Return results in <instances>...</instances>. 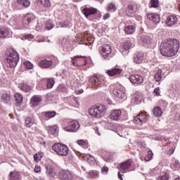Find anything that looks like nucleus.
<instances>
[{
	"label": "nucleus",
	"mask_w": 180,
	"mask_h": 180,
	"mask_svg": "<svg viewBox=\"0 0 180 180\" xmlns=\"http://www.w3.org/2000/svg\"><path fill=\"white\" fill-rule=\"evenodd\" d=\"M179 50V41L170 39L164 41L160 45V53L165 57H174Z\"/></svg>",
	"instance_id": "nucleus-1"
},
{
	"label": "nucleus",
	"mask_w": 180,
	"mask_h": 180,
	"mask_svg": "<svg viewBox=\"0 0 180 180\" xmlns=\"http://www.w3.org/2000/svg\"><path fill=\"white\" fill-rule=\"evenodd\" d=\"M89 113L93 117H102L106 113V106L104 105L92 106L90 108Z\"/></svg>",
	"instance_id": "nucleus-2"
},
{
	"label": "nucleus",
	"mask_w": 180,
	"mask_h": 180,
	"mask_svg": "<svg viewBox=\"0 0 180 180\" xmlns=\"http://www.w3.org/2000/svg\"><path fill=\"white\" fill-rule=\"evenodd\" d=\"M7 64L11 68H13L18 65L19 61V53L13 49L9 50V54L6 58Z\"/></svg>",
	"instance_id": "nucleus-3"
},
{
	"label": "nucleus",
	"mask_w": 180,
	"mask_h": 180,
	"mask_svg": "<svg viewBox=\"0 0 180 180\" xmlns=\"http://www.w3.org/2000/svg\"><path fill=\"white\" fill-rule=\"evenodd\" d=\"M52 150L57 153L58 155H60L61 157H67L68 153H70V148L67 145L61 144V143H55L52 146Z\"/></svg>",
	"instance_id": "nucleus-4"
},
{
	"label": "nucleus",
	"mask_w": 180,
	"mask_h": 180,
	"mask_svg": "<svg viewBox=\"0 0 180 180\" xmlns=\"http://www.w3.org/2000/svg\"><path fill=\"white\" fill-rule=\"evenodd\" d=\"M79 122L77 120H71L68 122V126L64 128L65 131H68L69 133H76L79 130Z\"/></svg>",
	"instance_id": "nucleus-5"
},
{
	"label": "nucleus",
	"mask_w": 180,
	"mask_h": 180,
	"mask_svg": "<svg viewBox=\"0 0 180 180\" xmlns=\"http://www.w3.org/2000/svg\"><path fill=\"white\" fill-rule=\"evenodd\" d=\"M72 63L77 67L86 65V57L82 56H75L74 58H72Z\"/></svg>",
	"instance_id": "nucleus-6"
},
{
	"label": "nucleus",
	"mask_w": 180,
	"mask_h": 180,
	"mask_svg": "<svg viewBox=\"0 0 180 180\" xmlns=\"http://www.w3.org/2000/svg\"><path fill=\"white\" fill-rule=\"evenodd\" d=\"M34 15L27 13L22 18V25L25 27H29L34 22Z\"/></svg>",
	"instance_id": "nucleus-7"
},
{
	"label": "nucleus",
	"mask_w": 180,
	"mask_h": 180,
	"mask_svg": "<svg viewBox=\"0 0 180 180\" xmlns=\"http://www.w3.org/2000/svg\"><path fill=\"white\" fill-rule=\"evenodd\" d=\"M129 79L134 85H141L144 82V78L140 75H132Z\"/></svg>",
	"instance_id": "nucleus-8"
},
{
	"label": "nucleus",
	"mask_w": 180,
	"mask_h": 180,
	"mask_svg": "<svg viewBox=\"0 0 180 180\" xmlns=\"http://www.w3.org/2000/svg\"><path fill=\"white\" fill-rule=\"evenodd\" d=\"M112 53V48L108 44H104L101 47V54L105 60H109V56Z\"/></svg>",
	"instance_id": "nucleus-9"
},
{
	"label": "nucleus",
	"mask_w": 180,
	"mask_h": 180,
	"mask_svg": "<svg viewBox=\"0 0 180 180\" xmlns=\"http://www.w3.org/2000/svg\"><path fill=\"white\" fill-rule=\"evenodd\" d=\"M82 12L83 15L86 16V18H89V16H92V15H96V13H98V9L94 7H85L83 9H82Z\"/></svg>",
	"instance_id": "nucleus-10"
},
{
	"label": "nucleus",
	"mask_w": 180,
	"mask_h": 180,
	"mask_svg": "<svg viewBox=\"0 0 180 180\" xmlns=\"http://www.w3.org/2000/svg\"><path fill=\"white\" fill-rule=\"evenodd\" d=\"M59 178L62 180H71L72 179V174L68 170H60L59 173Z\"/></svg>",
	"instance_id": "nucleus-11"
},
{
	"label": "nucleus",
	"mask_w": 180,
	"mask_h": 180,
	"mask_svg": "<svg viewBox=\"0 0 180 180\" xmlns=\"http://www.w3.org/2000/svg\"><path fill=\"white\" fill-rule=\"evenodd\" d=\"M146 120H147V112H141L134 119V122L139 124V123H143Z\"/></svg>",
	"instance_id": "nucleus-12"
},
{
	"label": "nucleus",
	"mask_w": 180,
	"mask_h": 180,
	"mask_svg": "<svg viewBox=\"0 0 180 180\" xmlns=\"http://www.w3.org/2000/svg\"><path fill=\"white\" fill-rule=\"evenodd\" d=\"M177 20L176 15H169L167 17L165 24L169 27L174 26V25H176Z\"/></svg>",
	"instance_id": "nucleus-13"
},
{
	"label": "nucleus",
	"mask_w": 180,
	"mask_h": 180,
	"mask_svg": "<svg viewBox=\"0 0 180 180\" xmlns=\"http://www.w3.org/2000/svg\"><path fill=\"white\" fill-rule=\"evenodd\" d=\"M144 60V54L141 52H136L134 56V62L136 64H141Z\"/></svg>",
	"instance_id": "nucleus-14"
},
{
	"label": "nucleus",
	"mask_w": 180,
	"mask_h": 180,
	"mask_svg": "<svg viewBox=\"0 0 180 180\" xmlns=\"http://www.w3.org/2000/svg\"><path fill=\"white\" fill-rule=\"evenodd\" d=\"M147 18L148 20L153 22V23H155V25H157L158 23H160V18L156 13H148Z\"/></svg>",
	"instance_id": "nucleus-15"
},
{
	"label": "nucleus",
	"mask_w": 180,
	"mask_h": 180,
	"mask_svg": "<svg viewBox=\"0 0 180 180\" xmlns=\"http://www.w3.org/2000/svg\"><path fill=\"white\" fill-rule=\"evenodd\" d=\"M120 116H122V111L120 110H114L111 112L110 117L112 120H119Z\"/></svg>",
	"instance_id": "nucleus-16"
},
{
	"label": "nucleus",
	"mask_w": 180,
	"mask_h": 180,
	"mask_svg": "<svg viewBox=\"0 0 180 180\" xmlns=\"http://www.w3.org/2000/svg\"><path fill=\"white\" fill-rule=\"evenodd\" d=\"M12 32L11 30L5 27L0 28V37L5 39V37H9Z\"/></svg>",
	"instance_id": "nucleus-17"
},
{
	"label": "nucleus",
	"mask_w": 180,
	"mask_h": 180,
	"mask_svg": "<svg viewBox=\"0 0 180 180\" xmlns=\"http://www.w3.org/2000/svg\"><path fill=\"white\" fill-rule=\"evenodd\" d=\"M106 74H108L109 77H115V75H120V74H122V70L120 68H114L112 70H107Z\"/></svg>",
	"instance_id": "nucleus-18"
},
{
	"label": "nucleus",
	"mask_w": 180,
	"mask_h": 180,
	"mask_svg": "<svg viewBox=\"0 0 180 180\" xmlns=\"http://www.w3.org/2000/svg\"><path fill=\"white\" fill-rule=\"evenodd\" d=\"M112 92H113V95H115L116 98H119V99H124V98H126V94L122 90L114 89Z\"/></svg>",
	"instance_id": "nucleus-19"
},
{
	"label": "nucleus",
	"mask_w": 180,
	"mask_h": 180,
	"mask_svg": "<svg viewBox=\"0 0 180 180\" xmlns=\"http://www.w3.org/2000/svg\"><path fill=\"white\" fill-rule=\"evenodd\" d=\"M151 41H153V39L149 36L143 35L141 37V43L143 46H146V44H151Z\"/></svg>",
	"instance_id": "nucleus-20"
},
{
	"label": "nucleus",
	"mask_w": 180,
	"mask_h": 180,
	"mask_svg": "<svg viewBox=\"0 0 180 180\" xmlns=\"http://www.w3.org/2000/svg\"><path fill=\"white\" fill-rule=\"evenodd\" d=\"M14 98L15 101V105L17 106H19L22 105V103L23 102V96L19 93H15L14 94Z\"/></svg>",
	"instance_id": "nucleus-21"
},
{
	"label": "nucleus",
	"mask_w": 180,
	"mask_h": 180,
	"mask_svg": "<svg viewBox=\"0 0 180 180\" xmlns=\"http://www.w3.org/2000/svg\"><path fill=\"white\" fill-rule=\"evenodd\" d=\"M51 64H53V62L51 60H41L39 63V67H41V68H49V67L51 66Z\"/></svg>",
	"instance_id": "nucleus-22"
},
{
	"label": "nucleus",
	"mask_w": 180,
	"mask_h": 180,
	"mask_svg": "<svg viewBox=\"0 0 180 180\" xmlns=\"http://www.w3.org/2000/svg\"><path fill=\"white\" fill-rule=\"evenodd\" d=\"M131 167V160H127L120 164V168L122 169V171H126V169H129Z\"/></svg>",
	"instance_id": "nucleus-23"
},
{
	"label": "nucleus",
	"mask_w": 180,
	"mask_h": 180,
	"mask_svg": "<svg viewBox=\"0 0 180 180\" xmlns=\"http://www.w3.org/2000/svg\"><path fill=\"white\" fill-rule=\"evenodd\" d=\"M134 12H136V8H134V6L131 4L129 5L126 11V14L127 15V16H133L134 15Z\"/></svg>",
	"instance_id": "nucleus-24"
},
{
	"label": "nucleus",
	"mask_w": 180,
	"mask_h": 180,
	"mask_svg": "<svg viewBox=\"0 0 180 180\" xmlns=\"http://www.w3.org/2000/svg\"><path fill=\"white\" fill-rule=\"evenodd\" d=\"M40 102H41V98L34 96L31 98V106H37Z\"/></svg>",
	"instance_id": "nucleus-25"
},
{
	"label": "nucleus",
	"mask_w": 180,
	"mask_h": 180,
	"mask_svg": "<svg viewBox=\"0 0 180 180\" xmlns=\"http://www.w3.org/2000/svg\"><path fill=\"white\" fill-rule=\"evenodd\" d=\"M9 180H20V174L18 172H11L9 174Z\"/></svg>",
	"instance_id": "nucleus-26"
},
{
	"label": "nucleus",
	"mask_w": 180,
	"mask_h": 180,
	"mask_svg": "<svg viewBox=\"0 0 180 180\" xmlns=\"http://www.w3.org/2000/svg\"><path fill=\"white\" fill-rule=\"evenodd\" d=\"M122 47L123 50L129 51L133 47V44H131V41L127 40L122 44Z\"/></svg>",
	"instance_id": "nucleus-27"
},
{
	"label": "nucleus",
	"mask_w": 180,
	"mask_h": 180,
	"mask_svg": "<svg viewBox=\"0 0 180 180\" xmlns=\"http://www.w3.org/2000/svg\"><path fill=\"white\" fill-rule=\"evenodd\" d=\"M126 34H133L136 32V27L133 25H128L124 28Z\"/></svg>",
	"instance_id": "nucleus-28"
},
{
	"label": "nucleus",
	"mask_w": 180,
	"mask_h": 180,
	"mask_svg": "<svg viewBox=\"0 0 180 180\" xmlns=\"http://www.w3.org/2000/svg\"><path fill=\"white\" fill-rule=\"evenodd\" d=\"M162 74V71L160 69L156 72V74L155 75V79L156 82H160V81H162V79L164 78V75Z\"/></svg>",
	"instance_id": "nucleus-29"
},
{
	"label": "nucleus",
	"mask_w": 180,
	"mask_h": 180,
	"mask_svg": "<svg viewBox=\"0 0 180 180\" xmlns=\"http://www.w3.org/2000/svg\"><path fill=\"white\" fill-rule=\"evenodd\" d=\"M17 4L24 6V8H29L30 6V1L29 0H17Z\"/></svg>",
	"instance_id": "nucleus-30"
},
{
	"label": "nucleus",
	"mask_w": 180,
	"mask_h": 180,
	"mask_svg": "<svg viewBox=\"0 0 180 180\" xmlns=\"http://www.w3.org/2000/svg\"><path fill=\"white\" fill-rule=\"evenodd\" d=\"M90 82L91 84H94L96 86H98V85H101L102 84V81H101V79H99V78L96 77H93L90 78Z\"/></svg>",
	"instance_id": "nucleus-31"
},
{
	"label": "nucleus",
	"mask_w": 180,
	"mask_h": 180,
	"mask_svg": "<svg viewBox=\"0 0 180 180\" xmlns=\"http://www.w3.org/2000/svg\"><path fill=\"white\" fill-rule=\"evenodd\" d=\"M38 4H41L44 8H50L51 6L50 0H38Z\"/></svg>",
	"instance_id": "nucleus-32"
},
{
	"label": "nucleus",
	"mask_w": 180,
	"mask_h": 180,
	"mask_svg": "<svg viewBox=\"0 0 180 180\" xmlns=\"http://www.w3.org/2000/svg\"><path fill=\"white\" fill-rule=\"evenodd\" d=\"M153 115H154V116H156L158 117L161 116V115H162V110H161V108L155 107L153 109Z\"/></svg>",
	"instance_id": "nucleus-33"
},
{
	"label": "nucleus",
	"mask_w": 180,
	"mask_h": 180,
	"mask_svg": "<svg viewBox=\"0 0 180 180\" xmlns=\"http://www.w3.org/2000/svg\"><path fill=\"white\" fill-rule=\"evenodd\" d=\"M54 84H56V82H54V79H47L46 87L48 88V89H51V88L54 86Z\"/></svg>",
	"instance_id": "nucleus-34"
},
{
	"label": "nucleus",
	"mask_w": 180,
	"mask_h": 180,
	"mask_svg": "<svg viewBox=\"0 0 180 180\" xmlns=\"http://www.w3.org/2000/svg\"><path fill=\"white\" fill-rule=\"evenodd\" d=\"M46 172L51 176H54V175H56V172H54V169H53V167L51 165L46 166Z\"/></svg>",
	"instance_id": "nucleus-35"
},
{
	"label": "nucleus",
	"mask_w": 180,
	"mask_h": 180,
	"mask_svg": "<svg viewBox=\"0 0 180 180\" xmlns=\"http://www.w3.org/2000/svg\"><path fill=\"white\" fill-rule=\"evenodd\" d=\"M1 99H2L3 102H5L6 103H8V102H9V101H11V94H4L1 96Z\"/></svg>",
	"instance_id": "nucleus-36"
},
{
	"label": "nucleus",
	"mask_w": 180,
	"mask_h": 180,
	"mask_svg": "<svg viewBox=\"0 0 180 180\" xmlns=\"http://www.w3.org/2000/svg\"><path fill=\"white\" fill-rule=\"evenodd\" d=\"M171 168H172V169H179L180 168V164H179V161L178 160H174V162L170 165Z\"/></svg>",
	"instance_id": "nucleus-37"
},
{
	"label": "nucleus",
	"mask_w": 180,
	"mask_h": 180,
	"mask_svg": "<svg viewBox=\"0 0 180 180\" xmlns=\"http://www.w3.org/2000/svg\"><path fill=\"white\" fill-rule=\"evenodd\" d=\"M106 11L108 12H115V11H116V6H115V4L111 3L108 5Z\"/></svg>",
	"instance_id": "nucleus-38"
},
{
	"label": "nucleus",
	"mask_w": 180,
	"mask_h": 180,
	"mask_svg": "<svg viewBox=\"0 0 180 180\" xmlns=\"http://www.w3.org/2000/svg\"><path fill=\"white\" fill-rule=\"evenodd\" d=\"M57 115V112L56 111H49L45 112L46 117H48V119H51V117H54Z\"/></svg>",
	"instance_id": "nucleus-39"
},
{
	"label": "nucleus",
	"mask_w": 180,
	"mask_h": 180,
	"mask_svg": "<svg viewBox=\"0 0 180 180\" xmlns=\"http://www.w3.org/2000/svg\"><path fill=\"white\" fill-rule=\"evenodd\" d=\"M21 89L22 91H24L25 92H30V91L32 90V87H30L29 85L26 84H22L21 85Z\"/></svg>",
	"instance_id": "nucleus-40"
},
{
	"label": "nucleus",
	"mask_w": 180,
	"mask_h": 180,
	"mask_svg": "<svg viewBox=\"0 0 180 180\" xmlns=\"http://www.w3.org/2000/svg\"><path fill=\"white\" fill-rule=\"evenodd\" d=\"M58 92H67V87L64 84H60L57 88Z\"/></svg>",
	"instance_id": "nucleus-41"
},
{
	"label": "nucleus",
	"mask_w": 180,
	"mask_h": 180,
	"mask_svg": "<svg viewBox=\"0 0 180 180\" xmlns=\"http://www.w3.org/2000/svg\"><path fill=\"white\" fill-rule=\"evenodd\" d=\"M25 126L26 127H32V126H33V122H32L31 117L25 118Z\"/></svg>",
	"instance_id": "nucleus-42"
},
{
	"label": "nucleus",
	"mask_w": 180,
	"mask_h": 180,
	"mask_svg": "<svg viewBox=\"0 0 180 180\" xmlns=\"http://www.w3.org/2000/svg\"><path fill=\"white\" fill-rule=\"evenodd\" d=\"M49 133L50 134H56V133H57V126L54 125V126H52V127H49Z\"/></svg>",
	"instance_id": "nucleus-43"
},
{
	"label": "nucleus",
	"mask_w": 180,
	"mask_h": 180,
	"mask_svg": "<svg viewBox=\"0 0 180 180\" xmlns=\"http://www.w3.org/2000/svg\"><path fill=\"white\" fill-rule=\"evenodd\" d=\"M153 155H154V153H153V151L149 150L148 152L147 156L145 158V161H151V160H153Z\"/></svg>",
	"instance_id": "nucleus-44"
},
{
	"label": "nucleus",
	"mask_w": 180,
	"mask_h": 180,
	"mask_svg": "<svg viewBox=\"0 0 180 180\" xmlns=\"http://www.w3.org/2000/svg\"><path fill=\"white\" fill-rule=\"evenodd\" d=\"M53 27H54V24L51 22V20H47L46 22V28L47 29V30H51Z\"/></svg>",
	"instance_id": "nucleus-45"
},
{
	"label": "nucleus",
	"mask_w": 180,
	"mask_h": 180,
	"mask_svg": "<svg viewBox=\"0 0 180 180\" xmlns=\"http://www.w3.org/2000/svg\"><path fill=\"white\" fill-rule=\"evenodd\" d=\"M89 175L90 178H98V172L97 171L91 170L89 172Z\"/></svg>",
	"instance_id": "nucleus-46"
},
{
	"label": "nucleus",
	"mask_w": 180,
	"mask_h": 180,
	"mask_svg": "<svg viewBox=\"0 0 180 180\" xmlns=\"http://www.w3.org/2000/svg\"><path fill=\"white\" fill-rule=\"evenodd\" d=\"M159 2L158 0L150 1V8H158Z\"/></svg>",
	"instance_id": "nucleus-47"
},
{
	"label": "nucleus",
	"mask_w": 180,
	"mask_h": 180,
	"mask_svg": "<svg viewBox=\"0 0 180 180\" xmlns=\"http://www.w3.org/2000/svg\"><path fill=\"white\" fill-rule=\"evenodd\" d=\"M24 65L27 70H32L33 68V64L29 61L24 62Z\"/></svg>",
	"instance_id": "nucleus-48"
},
{
	"label": "nucleus",
	"mask_w": 180,
	"mask_h": 180,
	"mask_svg": "<svg viewBox=\"0 0 180 180\" xmlns=\"http://www.w3.org/2000/svg\"><path fill=\"white\" fill-rule=\"evenodd\" d=\"M77 143L79 146H86V141H84V139H79L77 141Z\"/></svg>",
	"instance_id": "nucleus-49"
},
{
	"label": "nucleus",
	"mask_w": 180,
	"mask_h": 180,
	"mask_svg": "<svg viewBox=\"0 0 180 180\" xmlns=\"http://www.w3.org/2000/svg\"><path fill=\"white\" fill-rule=\"evenodd\" d=\"M158 180H168V174H165L163 176H160L158 179Z\"/></svg>",
	"instance_id": "nucleus-50"
},
{
	"label": "nucleus",
	"mask_w": 180,
	"mask_h": 180,
	"mask_svg": "<svg viewBox=\"0 0 180 180\" xmlns=\"http://www.w3.org/2000/svg\"><path fill=\"white\" fill-rule=\"evenodd\" d=\"M25 39H27L28 40H32V39H34V36H33L32 34H28L25 36Z\"/></svg>",
	"instance_id": "nucleus-51"
},
{
	"label": "nucleus",
	"mask_w": 180,
	"mask_h": 180,
	"mask_svg": "<svg viewBox=\"0 0 180 180\" xmlns=\"http://www.w3.org/2000/svg\"><path fill=\"white\" fill-rule=\"evenodd\" d=\"M101 172H104L105 174H108V172H109V168L106 166L103 167L101 169Z\"/></svg>",
	"instance_id": "nucleus-52"
},
{
	"label": "nucleus",
	"mask_w": 180,
	"mask_h": 180,
	"mask_svg": "<svg viewBox=\"0 0 180 180\" xmlns=\"http://www.w3.org/2000/svg\"><path fill=\"white\" fill-rule=\"evenodd\" d=\"M34 161H36L37 162H39V161L40 160V158L39 157V155H37V153L34 155Z\"/></svg>",
	"instance_id": "nucleus-53"
},
{
	"label": "nucleus",
	"mask_w": 180,
	"mask_h": 180,
	"mask_svg": "<svg viewBox=\"0 0 180 180\" xmlns=\"http://www.w3.org/2000/svg\"><path fill=\"white\" fill-rule=\"evenodd\" d=\"M103 18L104 20H106V19H109V18H110V14L109 13H107L103 15Z\"/></svg>",
	"instance_id": "nucleus-54"
},
{
	"label": "nucleus",
	"mask_w": 180,
	"mask_h": 180,
	"mask_svg": "<svg viewBox=\"0 0 180 180\" xmlns=\"http://www.w3.org/2000/svg\"><path fill=\"white\" fill-rule=\"evenodd\" d=\"M34 171V172H40V171H41L40 166H35Z\"/></svg>",
	"instance_id": "nucleus-55"
},
{
	"label": "nucleus",
	"mask_w": 180,
	"mask_h": 180,
	"mask_svg": "<svg viewBox=\"0 0 180 180\" xmlns=\"http://www.w3.org/2000/svg\"><path fill=\"white\" fill-rule=\"evenodd\" d=\"M154 93L156 94V95H158V96H159L160 95V88H156V89H154Z\"/></svg>",
	"instance_id": "nucleus-56"
},
{
	"label": "nucleus",
	"mask_w": 180,
	"mask_h": 180,
	"mask_svg": "<svg viewBox=\"0 0 180 180\" xmlns=\"http://www.w3.org/2000/svg\"><path fill=\"white\" fill-rule=\"evenodd\" d=\"M76 95H79L80 94H84V90L80 89L75 91Z\"/></svg>",
	"instance_id": "nucleus-57"
},
{
	"label": "nucleus",
	"mask_w": 180,
	"mask_h": 180,
	"mask_svg": "<svg viewBox=\"0 0 180 180\" xmlns=\"http://www.w3.org/2000/svg\"><path fill=\"white\" fill-rule=\"evenodd\" d=\"M174 148L169 149V150L168 151L169 155H172V154H174Z\"/></svg>",
	"instance_id": "nucleus-58"
},
{
	"label": "nucleus",
	"mask_w": 180,
	"mask_h": 180,
	"mask_svg": "<svg viewBox=\"0 0 180 180\" xmlns=\"http://www.w3.org/2000/svg\"><path fill=\"white\" fill-rule=\"evenodd\" d=\"M118 178H119V179L123 180V177L122 176L120 172H118Z\"/></svg>",
	"instance_id": "nucleus-59"
},
{
	"label": "nucleus",
	"mask_w": 180,
	"mask_h": 180,
	"mask_svg": "<svg viewBox=\"0 0 180 180\" xmlns=\"http://www.w3.org/2000/svg\"><path fill=\"white\" fill-rule=\"evenodd\" d=\"M96 133L98 135L101 136V133H99V129L98 128H96Z\"/></svg>",
	"instance_id": "nucleus-60"
},
{
	"label": "nucleus",
	"mask_w": 180,
	"mask_h": 180,
	"mask_svg": "<svg viewBox=\"0 0 180 180\" xmlns=\"http://www.w3.org/2000/svg\"><path fill=\"white\" fill-rule=\"evenodd\" d=\"M73 1H74V2H77L78 0H73Z\"/></svg>",
	"instance_id": "nucleus-61"
},
{
	"label": "nucleus",
	"mask_w": 180,
	"mask_h": 180,
	"mask_svg": "<svg viewBox=\"0 0 180 180\" xmlns=\"http://www.w3.org/2000/svg\"><path fill=\"white\" fill-rule=\"evenodd\" d=\"M163 140H165V139H163Z\"/></svg>",
	"instance_id": "nucleus-62"
}]
</instances>
